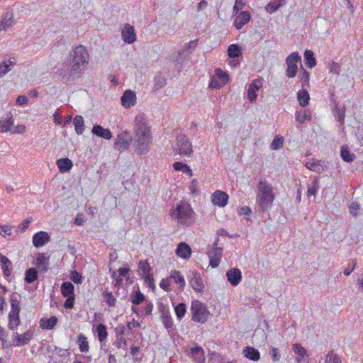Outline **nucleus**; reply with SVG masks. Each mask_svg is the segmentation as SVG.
Returning <instances> with one entry per match:
<instances>
[{
	"label": "nucleus",
	"mask_w": 363,
	"mask_h": 363,
	"mask_svg": "<svg viewBox=\"0 0 363 363\" xmlns=\"http://www.w3.org/2000/svg\"><path fill=\"white\" fill-rule=\"evenodd\" d=\"M269 354L271 356L272 362H274L279 361L281 357L279 350L277 347H271L269 351Z\"/></svg>",
	"instance_id": "nucleus-57"
},
{
	"label": "nucleus",
	"mask_w": 363,
	"mask_h": 363,
	"mask_svg": "<svg viewBox=\"0 0 363 363\" xmlns=\"http://www.w3.org/2000/svg\"><path fill=\"white\" fill-rule=\"evenodd\" d=\"M242 353L246 358L252 361H258L260 359V353L258 350L250 346L244 347Z\"/></svg>",
	"instance_id": "nucleus-30"
},
{
	"label": "nucleus",
	"mask_w": 363,
	"mask_h": 363,
	"mask_svg": "<svg viewBox=\"0 0 363 363\" xmlns=\"http://www.w3.org/2000/svg\"><path fill=\"white\" fill-rule=\"evenodd\" d=\"M293 350L297 354L296 360L298 363H308L309 355L308 352L301 344H294Z\"/></svg>",
	"instance_id": "nucleus-14"
},
{
	"label": "nucleus",
	"mask_w": 363,
	"mask_h": 363,
	"mask_svg": "<svg viewBox=\"0 0 363 363\" xmlns=\"http://www.w3.org/2000/svg\"><path fill=\"white\" fill-rule=\"evenodd\" d=\"M301 77V87L304 89L309 86L310 73L302 67V72L299 75Z\"/></svg>",
	"instance_id": "nucleus-54"
},
{
	"label": "nucleus",
	"mask_w": 363,
	"mask_h": 363,
	"mask_svg": "<svg viewBox=\"0 0 363 363\" xmlns=\"http://www.w3.org/2000/svg\"><path fill=\"white\" fill-rule=\"evenodd\" d=\"M257 188L259 193L257 196V202L259 205V211H267L272 206L274 200V194L272 192V186L267 181H260Z\"/></svg>",
	"instance_id": "nucleus-3"
},
{
	"label": "nucleus",
	"mask_w": 363,
	"mask_h": 363,
	"mask_svg": "<svg viewBox=\"0 0 363 363\" xmlns=\"http://www.w3.org/2000/svg\"><path fill=\"white\" fill-rule=\"evenodd\" d=\"M198 40H191L186 43L184 47L177 52L178 56H186L192 52L197 46Z\"/></svg>",
	"instance_id": "nucleus-34"
},
{
	"label": "nucleus",
	"mask_w": 363,
	"mask_h": 363,
	"mask_svg": "<svg viewBox=\"0 0 363 363\" xmlns=\"http://www.w3.org/2000/svg\"><path fill=\"white\" fill-rule=\"evenodd\" d=\"M284 138L281 135H276L273 139L270 147L272 150H279L283 146Z\"/></svg>",
	"instance_id": "nucleus-55"
},
{
	"label": "nucleus",
	"mask_w": 363,
	"mask_h": 363,
	"mask_svg": "<svg viewBox=\"0 0 363 363\" xmlns=\"http://www.w3.org/2000/svg\"><path fill=\"white\" fill-rule=\"evenodd\" d=\"M305 166L309 169L310 170L320 172V169H322V167L320 164H318L315 162H307Z\"/></svg>",
	"instance_id": "nucleus-60"
},
{
	"label": "nucleus",
	"mask_w": 363,
	"mask_h": 363,
	"mask_svg": "<svg viewBox=\"0 0 363 363\" xmlns=\"http://www.w3.org/2000/svg\"><path fill=\"white\" fill-rule=\"evenodd\" d=\"M227 84V73L218 68L215 70V74L212 75L211 80L209 84V88L220 89L222 86Z\"/></svg>",
	"instance_id": "nucleus-11"
},
{
	"label": "nucleus",
	"mask_w": 363,
	"mask_h": 363,
	"mask_svg": "<svg viewBox=\"0 0 363 363\" xmlns=\"http://www.w3.org/2000/svg\"><path fill=\"white\" fill-rule=\"evenodd\" d=\"M134 137L129 131L123 130L118 133L113 144L114 148L120 152L129 149L132 141L138 153L145 155L150 148L152 136L145 114L140 113L135 118Z\"/></svg>",
	"instance_id": "nucleus-1"
},
{
	"label": "nucleus",
	"mask_w": 363,
	"mask_h": 363,
	"mask_svg": "<svg viewBox=\"0 0 363 363\" xmlns=\"http://www.w3.org/2000/svg\"><path fill=\"white\" fill-rule=\"evenodd\" d=\"M159 308L161 313V320L163 323L164 328L168 330V332H170V329L173 327V320L169 311L166 309L165 306L162 303L160 304Z\"/></svg>",
	"instance_id": "nucleus-17"
},
{
	"label": "nucleus",
	"mask_w": 363,
	"mask_h": 363,
	"mask_svg": "<svg viewBox=\"0 0 363 363\" xmlns=\"http://www.w3.org/2000/svg\"><path fill=\"white\" fill-rule=\"evenodd\" d=\"M0 263L1 264V268L3 271V274L6 278H8L11 274L12 271V262L11 260L2 255L0 252Z\"/></svg>",
	"instance_id": "nucleus-25"
},
{
	"label": "nucleus",
	"mask_w": 363,
	"mask_h": 363,
	"mask_svg": "<svg viewBox=\"0 0 363 363\" xmlns=\"http://www.w3.org/2000/svg\"><path fill=\"white\" fill-rule=\"evenodd\" d=\"M297 99L299 101V104L302 107L308 106L310 100V96L308 91L305 89H302L297 93Z\"/></svg>",
	"instance_id": "nucleus-37"
},
{
	"label": "nucleus",
	"mask_w": 363,
	"mask_h": 363,
	"mask_svg": "<svg viewBox=\"0 0 363 363\" xmlns=\"http://www.w3.org/2000/svg\"><path fill=\"white\" fill-rule=\"evenodd\" d=\"M211 201L214 205L224 207L227 204V193L217 190L213 194Z\"/></svg>",
	"instance_id": "nucleus-22"
},
{
	"label": "nucleus",
	"mask_w": 363,
	"mask_h": 363,
	"mask_svg": "<svg viewBox=\"0 0 363 363\" xmlns=\"http://www.w3.org/2000/svg\"><path fill=\"white\" fill-rule=\"evenodd\" d=\"M219 238H217L213 244L208 247V257L209 264L213 268L217 267L220 262L223 255V246H219Z\"/></svg>",
	"instance_id": "nucleus-6"
},
{
	"label": "nucleus",
	"mask_w": 363,
	"mask_h": 363,
	"mask_svg": "<svg viewBox=\"0 0 363 363\" xmlns=\"http://www.w3.org/2000/svg\"><path fill=\"white\" fill-rule=\"evenodd\" d=\"M20 301H21V295L17 292H13L10 296V303H11V311L9 313H20Z\"/></svg>",
	"instance_id": "nucleus-27"
},
{
	"label": "nucleus",
	"mask_w": 363,
	"mask_h": 363,
	"mask_svg": "<svg viewBox=\"0 0 363 363\" xmlns=\"http://www.w3.org/2000/svg\"><path fill=\"white\" fill-rule=\"evenodd\" d=\"M0 21L6 29L15 25L16 21L13 11L9 8L6 9L1 14Z\"/></svg>",
	"instance_id": "nucleus-18"
},
{
	"label": "nucleus",
	"mask_w": 363,
	"mask_h": 363,
	"mask_svg": "<svg viewBox=\"0 0 363 363\" xmlns=\"http://www.w3.org/2000/svg\"><path fill=\"white\" fill-rule=\"evenodd\" d=\"M192 275L193 277L190 279L191 286L197 292L203 291L204 285L203 284L201 274L198 272H194Z\"/></svg>",
	"instance_id": "nucleus-26"
},
{
	"label": "nucleus",
	"mask_w": 363,
	"mask_h": 363,
	"mask_svg": "<svg viewBox=\"0 0 363 363\" xmlns=\"http://www.w3.org/2000/svg\"><path fill=\"white\" fill-rule=\"evenodd\" d=\"M232 18H233V26L237 30H240L251 21L252 16L247 11H240L236 14L233 13Z\"/></svg>",
	"instance_id": "nucleus-10"
},
{
	"label": "nucleus",
	"mask_w": 363,
	"mask_h": 363,
	"mask_svg": "<svg viewBox=\"0 0 363 363\" xmlns=\"http://www.w3.org/2000/svg\"><path fill=\"white\" fill-rule=\"evenodd\" d=\"M242 279V272L238 268H232L228 270V283L233 286H237Z\"/></svg>",
	"instance_id": "nucleus-20"
},
{
	"label": "nucleus",
	"mask_w": 363,
	"mask_h": 363,
	"mask_svg": "<svg viewBox=\"0 0 363 363\" xmlns=\"http://www.w3.org/2000/svg\"><path fill=\"white\" fill-rule=\"evenodd\" d=\"M176 141V145L173 147L174 151L180 155H190L192 152V145L186 135L179 134Z\"/></svg>",
	"instance_id": "nucleus-8"
},
{
	"label": "nucleus",
	"mask_w": 363,
	"mask_h": 363,
	"mask_svg": "<svg viewBox=\"0 0 363 363\" xmlns=\"http://www.w3.org/2000/svg\"><path fill=\"white\" fill-rule=\"evenodd\" d=\"M21 320L19 313H9V328L11 330H15L17 327L20 325Z\"/></svg>",
	"instance_id": "nucleus-39"
},
{
	"label": "nucleus",
	"mask_w": 363,
	"mask_h": 363,
	"mask_svg": "<svg viewBox=\"0 0 363 363\" xmlns=\"http://www.w3.org/2000/svg\"><path fill=\"white\" fill-rule=\"evenodd\" d=\"M56 73L63 79H65L66 82H70L73 81L75 78H78L80 77L71 72V67H69V68L65 67L57 69Z\"/></svg>",
	"instance_id": "nucleus-29"
},
{
	"label": "nucleus",
	"mask_w": 363,
	"mask_h": 363,
	"mask_svg": "<svg viewBox=\"0 0 363 363\" xmlns=\"http://www.w3.org/2000/svg\"><path fill=\"white\" fill-rule=\"evenodd\" d=\"M282 6L281 0H274L269 1L265 7L267 12L273 13Z\"/></svg>",
	"instance_id": "nucleus-50"
},
{
	"label": "nucleus",
	"mask_w": 363,
	"mask_h": 363,
	"mask_svg": "<svg viewBox=\"0 0 363 363\" xmlns=\"http://www.w3.org/2000/svg\"><path fill=\"white\" fill-rule=\"evenodd\" d=\"M13 125L12 115L5 120H0V133H6L11 130Z\"/></svg>",
	"instance_id": "nucleus-43"
},
{
	"label": "nucleus",
	"mask_w": 363,
	"mask_h": 363,
	"mask_svg": "<svg viewBox=\"0 0 363 363\" xmlns=\"http://www.w3.org/2000/svg\"><path fill=\"white\" fill-rule=\"evenodd\" d=\"M191 354L196 363H204V352L201 347L196 344L195 347L191 348Z\"/></svg>",
	"instance_id": "nucleus-31"
},
{
	"label": "nucleus",
	"mask_w": 363,
	"mask_h": 363,
	"mask_svg": "<svg viewBox=\"0 0 363 363\" xmlns=\"http://www.w3.org/2000/svg\"><path fill=\"white\" fill-rule=\"evenodd\" d=\"M121 105L124 108H129L135 104L136 95L132 90H125L121 98Z\"/></svg>",
	"instance_id": "nucleus-15"
},
{
	"label": "nucleus",
	"mask_w": 363,
	"mask_h": 363,
	"mask_svg": "<svg viewBox=\"0 0 363 363\" xmlns=\"http://www.w3.org/2000/svg\"><path fill=\"white\" fill-rule=\"evenodd\" d=\"M340 67L338 63L333 61L329 65V70L330 73H333L336 75L340 74Z\"/></svg>",
	"instance_id": "nucleus-64"
},
{
	"label": "nucleus",
	"mask_w": 363,
	"mask_h": 363,
	"mask_svg": "<svg viewBox=\"0 0 363 363\" xmlns=\"http://www.w3.org/2000/svg\"><path fill=\"white\" fill-rule=\"evenodd\" d=\"M324 363H342V359L333 350H330L325 355Z\"/></svg>",
	"instance_id": "nucleus-48"
},
{
	"label": "nucleus",
	"mask_w": 363,
	"mask_h": 363,
	"mask_svg": "<svg viewBox=\"0 0 363 363\" xmlns=\"http://www.w3.org/2000/svg\"><path fill=\"white\" fill-rule=\"evenodd\" d=\"M77 342L80 352H86L89 351V342L86 336L83 334H79L77 338Z\"/></svg>",
	"instance_id": "nucleus-47"
},
{
	"label": "nucleus",
	"mask_w": 363,
	"mask_h": 363,
	"mask_svg": "<svg viewBox=\"0 0 363 363\" xmlns=\"http://www.w3.org/2000/svg\"><path fill=\"white\" fill-rule=\"evenodd\" d=\"M296 120L300 123H303L306 121L311 120V113L309 110H304L303 112L296 113Z\"/></svg>",
	"instance_id": "nucleus-49"
},
{
	"label": "nucleus",
	"mask_w": 363,
	"mask_h": 363,
	"mask_svg": "<svg viewBox=\"0 0 363 363\" xmlns=\"http://www.w3.org/2000/svg\"><path fill=\"white\" fill-rule=\"evenodd\" d=\"M50 240V236L45 231H39L33 235V244L35 247H43Z\"/></svg>",
	"instance_id": "nucleus-16"
},
{
	"label": "nucleus",
	"mask_w": 363,
	"mask_h": 363,
	"mask_svg": "<svg viewBox=\"0 0 363 363\" xmlns=\"http://www.w3.org/2000/svg\"><path fill=\"white\" fill-rule=\"evenodd\" d=\"M194 211L188 203L182 202L177 204L175 211L172 213V216L179 220L183 225H189L193 220Z\"/></svg>",
	"instance_id": "nucleus-4"
},
{
	"label": "nucleus",
	"mask_w": 363,
	"mask_h": 363,
	"mask_svg": "<svg viewBox=\"0 0 363 363\" xmlns=\"http://www.w3.org/2000/svg\"><path fill=\"white\" fill-rule=\"evenodd\" d=\"M306 65L309 68H313L316 65V59L314 53L311 50H306L303 54Z\"/></svg>",
	"instance_id": "nucleus-36"
},
{
	"label": "nucleus",
	"mask_w": 363,
	"mask_h": 363,
	"mask_svg": "<svg viewBox=\"0 0 363 363\" xmlns=\"http://www.w3.org/2000/svg\"><path fill=\"white\" fill-rule=\"evenodd\" d=\"M264 79L262 77H259L254 80L250 85L247 89V99L250 102L256 101L257 94V92L259 91L260 87L262 86Z\"/></svg>",
	"instance_id": "nucleus-12"
},
{
	"label": "nucleus",
	"mask_w": 363,
	"mask_h": 363,
	"mask_svg": "<svg viewBox=\"0 0 363 363\" xmlns=\"http://www.w3.org/2000/svg\"><path fill=\"white\" fill-rule=\"evenodd\" d=\"M243 59V49L238 44H231L228 46V65L233 68L240 66Z\"/></svg>",
	"instance_id": "nucleus-7"
},
{
	"label": "nucleus",
	"mask_w": 363,
	"mask_h": 363,
	"mask_svg": "<svg viewBox=\"0 0 363 363\" xmlns=\"http://www.w3.org/2000/svg\"><path fill=\"white\" fill-rule=\"evenodd\" d=\"M319 188H320V186H319L318 179H313V181L312 182V185L308 186V190H307L308 196H315Z\"/></svg>",
	"instance_id": "nucleus-56"
},
{
	"label": "nucleus",
	"mask_w": 363,
	"mask_h": 363,
	"mask_svg": "<svg viewBox=\"0 0 363 363\" xmlns=\"http://www.w3.org/2000/svg\"><path fill=\"white\" fill-rule=\"evenodd\" d=\"M48 257L44 253H39L36 258L35 265L40 272H45L49 268Z\"/></svg>",
	"instance_id": "nucleus-24"
},
{
	"label": "nucleus",
	"mask_w": 363,
	"mask_h": 363,
	"mask_svg": "<svg viewBox=\"0 0 363 363\" xmlns=\"http://www.w3.org/2000/svg\"><path fill=\"white\" fill-rule=\"evenodd\" d=\"M58 319L56 316H51L49 318H43L40 320V327L44 330H52L57 325Z\"/></svg>",
	"instance_id": "nucleus-28"
},
{
	"label": "nucleus",
	"mask_w": 363,
	"mask_h": 363,
	"mask_svg": "<svg viewBox=\"0 0 363 363\" xmlns=\"http://www.w3.org/2000/svg\"><path fill=\"white\" fill-rule=\"evenodd\" d=\"M69 61L71 72L81 76L89 64V53L86 48L83 45L73 48L69 53Z\"/></svg>",
	"instance_id": "nucleus-2"
},
{
	"label": "nucleus",
	"mask_w": 363,
	"mask_h": 363,
	"mask_svg": "<svg viewBox=\"0 0 363 363\" xmlns=\"http://www.w3.org/2000/svg\"><path fill=\"white\" fill-rule=\"evenodd\" d=\"M355 136L361 146H363V125H359L357 128Z\"/></svg>",
	"instance_id": "nucleus-63"
},
{
	"label": "nucleus",
	"mask_w": 363,
	"mask_h": 363,
	"mask_svg": "<svg viewBox=\"0 0 363 363\" xmlns=\"http://www.w3.org/2000/svg\"><path fill=\"white\" fill-rule=\"evenodd\" d=\"M74 285L70 281H65L61 286V292L64 297H75Z\"/></svg>",
	"instance_id": "nucleus-35"
},
{
	"label": "nucleus",
	"mask_w": 363,
	"mask_h": 363,
	"mask_svg": "<svg viewBox=\"0 0 363 363\" xmlns=\"http://www.w3.org/2000/svg\"><path fill=\"white\" fill-rule=\"evenodd\" d=\"M103 297L104 298L105 302L110 306L113 307L116 305V298L112 294L111 292L104 291L103 292Z\"/></svg>",
	"instance_id": "nucleus-53"
},
{
	"label": "nucleus",
	"mask_w": 363,
	"mask_h": 363,
	"mask_svg": "<svg viewBox=\"0 0 363 363\" xmlns=\"http://www.w3.org/2000/svg\"><path fill=\"white\" fill-rule=\"evenodd\" d=\"M70 279L75 284H81L82 282V277L81 274L77 272L76 270L72 271L70 273Z\"/></svg>",
	"instance_id": "nucleus-62"
},
{
	"label": "nucleus",
	"mask_w": 363,
	"mask_h": 363,
	"mask_svg": "<svg viewBox=\"0 0 363 363\" xmlns=\"http://www.w3.org/2000/svg\"><path fill=\"white\" fill-rule=\"evenodd\" d=\"M75 131L77 135H82L84 130V121L82 116H76L73 120Z\"/></svg>",
	"instance_id": "nucleus-40"
},
{
	"label": "nucleus",
	"mask_w": 363,
	"mask_h": 363,
	"mask_svg": "<svg viewBox=\"0 0 363 363\" xmlns=\"http://www.w3.org/2000/svg\"><path fill=\"white\" fill-rule=\"evenodd\" d=\"M175 253L179 257L189 259L191 255V249L186 242H180L177 247Z\"/></svg>",
	"instance_id": "nucleus-23"
},
{
	"label": "nucleus",
	"mask_w": 363,
	"mask_h": 363,
	"mask_svg": "<svg viewBox=\"0 0 363 363\" xmlns=\"http://www.w3.org/2000/svg\"><path fill=\"white\" fill-rule=\"evenodd\" d=\"M143 279H144L145 284L150 289H155V281H154V277H153L152 274L143 276Z\"/></svg>",
	"instance_id": "nucleus-59"
},
{
	"label": "nucleus",
	"mask_w": 363,
	"mask_h": 363,
	"mask_svg": "<svg viewBox=\"0 0 363 363\" xmlns=\"http://www.w3.org/2000/svg\"><path fill=\"white\" fill-rule=\"evenodd\" d=\"M191 311L192 313V320L201 323H205L209 315L206 306L198 300L192 301Z\"/></svg>",
	"instance_id": "nucleus-5"
},
{
	"label": "nucleus",
	"mask_w": 363,
	"mask_h": 363,
	"mask_svg": "<svg viewBox=\"0 0 363 363\" xmlns=\"http://www.w3.org/2000/svg\"><path fill=\"white\" fill-rule=\"evenodd\" d=\"M91 132L94 135L106 140H110L112 138V133L111 130L108 128H104L101 125H94L92 128Z\"/></svg>",
	"instance_id": "nucleus-21"
},
{
	"label": "nucleus",
	"mask_w": 363,
	"mask_h": 363,
	"mask_svg": "<svg viewBox=\"0 0 363 363\" xmlns=\"http://www.w3.org/2000/svg\"><path fill=\"white\" fill-rule=\"evenodd\" d=\"M247 0H235V5L233 9V13L234 14L238 13V11H242L244 7L246 6Z\"/></svg>",
	"instance_id": "nucleus-58"
},
{
	"label": "nucleus",
	"mask_w": 363,
	"mask_h": 363,
	"mask_svg": "<svg viewBox=\"0 0 363 363\" xmlns=\"http://www.w3.org/2000/svg\"><path fill=\"white\" fill-rule=\"evenodd\" d=\"M96 332L99 342H103L105 341L108 336L106 325L103 323L99 324L96 328Z\"/></svg>",
	"instance_id": "nucleus-41"
},
{
	"label": "nucleus",
	"mask_w": 363,
	"mask_h": 363,
	"mask_svg": "<svg viewBox=\"0 0 363 363\" xmlns=\"http://www.w3.org/2000/svg\"><path fill=\"white\" fill-rule=\"evenodd\" d=\"M172 305L174 308V311L176 316L178 320H182L186 314V305L184 303H179L177 305L174 303H172Z\"/></svg>",
	"instance_id": "nucleus-45"
},
{
	"label": "nucleus",
	"mask_w": 363,
	"mask_h": 363,
	"mask_svg": "<svg viewBox=\"0 0 363 363\" xmlns=\"http://www.w3.org/2000/svg\"><path fill=\"white\" fill-rule=\"evenodd\" d=\"M145 299V295L141 293L139 289L134 291L130 294V301L133 305H139L142 303Z\"/></svg>",
	"instance_id": "nucleus-42"
},
{
	"label": "nucleus",
	"mask_w": 363,
	"mask_h": 363,
	"mask_svg": "<svg viewBox=\"0 0 363 363\" xmlns=\"http://www.w3.org/2000/svg\"><path fill=\"white\" fill-rule=\"evenodd\" d=\"M301 57L298 52H294L291 53L286 59V63L287 65L286 75L289 78L294 77L298 71L297 64L301 63Z\"/></svg>",
	"instance_id": "nucleus-9"
},
{
	"label": "nucleus",
	"mask_w": 363,
	"mask_h": 363,
	"mask_svg": "<svg viewBox=\"0 0 363 363\" xmlns=\"http://www.w3.org/2000/svg\"><path fill=\"white\" fill-rule=\"evenodd\" d=\"M122 38L126 43L130 44L135 41L136 35L133 26L125 24L122 30Z\"/></svg>",
	"instance_id": "nucleus-19"
},
{
	"label": "nucleus",
	"mask_w": 363,
	"mask_h": 363,
	"mask_svg": "<svg viewBox=\"0 0 363 363\" xmlns=\"http://www.w3.org/2000/svg\"><path fill=\"white\" fill-rule=\"evenodd\" d=\"M173 167L176 171H182L184 173H186L189 177H192V170L191 169L190 167L182 162H176L173 164Z\"/></svg>",
	"instance_id": "nucleus-46"
},
{
	"label": "nucleus",
	"mask_w": 363,
	"mask_h": 363,
	"mask_svg": "<svg viewBox=\"0 0 363 363\" xmlns=\"http://www.w3.org/2000/svg\"><path fill=\"white\" fill-rule=\"evenodd\" d=\"M33 336V332L31 330H28L22 335H19L18 333H16L12 346L20 347L26 345L30 341Z\"/></svg>",
	"instance_id": "nucleus-13"
},
{
	"label": "nucleus",
	"mask_w": 363,
	"mask_h": 363,
	"mask_svg": "<svg viewBox=\"0 0 363 363\" xmlns=\"http://www.w3.org/2000/svg\"><path fill=\"white\" fill-rule=\"evenodd\" d=\"M340 157L344 162L347 163L353 162L356 158V155L350 151L347 145L341 146Z\"/></svg>",
	"instance_id": "nucleus-33"
},
{
	"label": "nucleus",
	"mask_w": 363,
	"mask_h": 363,
	"mask_svg": "<svg viewBox=\"0 0 363 363\" xmlns=\"http://www.w3.org/2000/svg\"><path fill=\"white\" fill-rule=\"evenodd\" d=\"M38 275L35 268H29L25 273V281L27 284H31L38 279Z\"/></svg>",
	"instance_id": "nucleus-44"
},
{
	"label": "nucleus",
	"mask_w": 363,
	"mask_h": 363,
	"mask_svg": "<svg viewBox=\"0 0 363 363\" xmlns=\"http://www.w3.org/2000/svg\"><path fill=\"white\" fill-rule=\"evenodd\" d=\"M357 264V260L355 259H352L350 262L348 263V266L343 271V273L345 276H349L355 269Z\"/></svg>",
	"instance_id": "nucleus-61"
},
{
	"label": "nucleus",
	"mask_w": 363,
	"mask_h": 363,
	"mask_svg": "<svg viewBox=\"0 0 363 363\" xmlns=\"http://www.w3.org/2000/svg\"><path fill=\"white\" fill-rule=\"evenodd\" d=\"M56 164L59 168V171L61 173L69 172L73 167L72 160L67 157L57 160Z\"/></svg>",
	"instance_id": "nucleus-32"
},
{
	"label": "nucleus",
	"mask_w": 363,
	"mask_h": 363,
	"mask_svg": "<svg viewBox=\"0 0 363 363\" xmlns=\"http://www.w3.org/2000/svg\"><path fill=\"white\" fill-rule=\"evenodd\" d=\"M152 268L147 259L140 260L138 263V272L141 276L151 274Z\"/></svg>",
	"instance_id": "nucleus-38"
},
{
	"label": "nucleus",
	"mask_w": 363,
	"mask_h": 363,
	"mask_svg": "<svg viewBox=\"0 0 363 363\" xmlns=\"http://www.w3.org/2000/svg\"><path fill=\"white\" fill-rule=\"evenodd\" d=\"M333 115L336 120L340 123V125H343L345 123V111H340L337 106V104L335 103V107L333 108Z\"/></svg>",
	"instance_id": "nucleus-52"
},
{
	"label": "nucleus",
	"mask_w": 363,
	"mask_h": 363,
	"mask_svg": "<svg viewBox=\"0 0 363 363\" xmlns=\"http://www.w3.org/2000/svg\"><path fill=\"white\" fill-rule=\"evenodd\" d=\"M170 278L173 279L174 281L179 284V288L183 290L185 286V281L184 277L179 271H173L170 275Z\"/></svg>",
	"instance_id": "nucleus-51"
}]
</instances>
